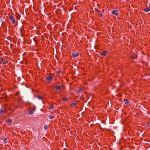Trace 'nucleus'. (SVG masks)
I'll list each match as a JSON object with an SVG mask.
<instances>
[{"mask_svg":"<svg viewBox=\"0 0 150 150\" xmlns=\"http://www.w3.org/2000/svg\"><path fill=\"white\" fill-rule=\"evenodd\" d=\"M35 111V109H33L31 110L29 112V113L30 115H32Z\"/></svg>","mask_w":150,"mask_h":150,"instance_id":"nucleus-8","label":"nucleus"},{"mask_svg":"<svg viewBox=\"0 0 150 150\" xmlns=\"http://www.w3.org/2000/svg\"><path fill=\"white\" fill-rule=\"evenodd\" d=\"M112 13L113 15L117 16L118 14V11L117 10H114L112 11Z\"/></svg>","mask_w":150,"mask_h":150,"instance_id":"nucleus-1","label":"nucleus"},{"mask_svg":"<svg viewBox=\"0 0 150 150\" xmlns=\"http://www.w3.org/2000/svg\"><path fill=\"white\" fill-rule=\"evenodd\" d=\"M106 52L105 51H104L101 54L103 56H105L106 55Z\"/></svg>","mask_w":150,"mask_h":150,"instance_id":"nucleus-10","label":"nucleus"},{"mask_svg":"<svg viewBox=\"0 0 150 150\" xmlns=\"http://www.w3.org/2000/svg\"><path fill=\"white\" fill-rule=\"evenodd\" d=\"M8 62L7 61H5V62H3V64H6L7 63H8Z\"/></svg>","mask_w":150,"mask_h":150,"instance_id":"nucleus-19","label":"nucleus"},{"mask_svg":"<svg viewBox=\"0 0 150 150\" xmlns=\"http://www.w3.org/2000/svg\"><path fill=\"white\" fill-rule=\"evenodd\" d=\"M44 127L45 130H46L48 129V127L47 126H46L45 125H44Z\"/></svg>","mask_w":150,"mask_h":150,"instance_id":"nucleus-14","label":"nucleus"},{"mask_svg":"<svg viewBox=\"0 0 150 150\" xmlns=\"http://www.w3.org/2000/svg\"><path fill=\"white\" fill-rule=\"evenodd\" d=\"M72 54L73 57L74 58H75V57L78 56L79 55V54L77 52V53H76V54H75L74 53H73Z\"/></svg>","mask_w":150,"mask_h":150,"instance_id":"nucleus-4","label":"nucleus"},{"mask_svg":"<svg viewBox=\"0 0 150 150\" xmlns=\"http://www.w3.org/2000/svg\"><path fill=\"white\" fill-rule=\"evenodd\" d=\"M62 86H56L55 88L57 90H60Z\"/></svg>","mask_w":150,"mask_h":150,"instance_id":"nucleus-6","label":"nucleus"},{"mask_svg":"<svg viewBox=\"0 0 150 150\" xmlns=\"http://www.w3.org/2000/svg\"><path fill=\"white\" fill-rule=\"evenodd\" d=\"M54 108V106H52V107H50L49 108H50V109H51V108Z\"/></svg>","mask_w":150,"mask_h":150,"instance_id":"nucleus-22","label":"nucleus"},{"mask_svg":"<svg viewBox=\"0 0 150 150\" xmlns=\"http://www.w3.org/2000/svg\"><path fill=\"white\" fill-rule=\"evenodd\" d=\"M49 117L50 118V119H51L53 118L54 117L53 116H49Z\"/></svg>","mask_w":150,"mask_h":150,"instance_id":"nucleus-21","label":"nucleus"},{"mask_svg":"<svg viewBox=\"0 0 150 150\" xmlns=\"http://www.w3.org/2000/svg\"><path fill=\"white\" fill-rule=\"evenodd\" d=\"M6 140H7V138H5L4 139V142H5V143H6Z\"/></svg>","mask_w":150,"mask_h":150,"instance_id":"nucleus-18","label":"nucleus"},{"mask_svg":"<svg viewBox=\"0 0 150 150\" xmlns=\"http://www.w3.org/2000/svg\"><path fill=\"white\" fill-rule=\"evenodd\" d=\"M76 103H73L71 104V106L72 107L75 106L76 105Z\"/></svg>","mask_w":150,"mask_h":150,"instance_id":"nucleus-15","label":"nucleus"},{"mask_svg":"<svg viewBox=\"0 0 150 150\" xmlns=\"http://www.w3.org/2000/svg\"><path fill=\"white\" fill-rule=\"evenodd\" d=\"M6 112V111L5 110H3L2 109L0 110V114H1Z\"/></svg>","mask_w":150,"mask_h":150,"instance_id":"nucleus-11","label":"nucleus"},{"mask_svg":"<svg viewBox=\"0 0 150 150\" xmlns=\"http://www.w3.org/2000/svg\"><path fill=\"white\" fill-rule=\"evenodd\" d=\"M62 100L63 101H67L68 100V99L65 97H64L62 98Z\"/></svg>","mask_w":150,"mask_h":150,"instance_id":"nucleus-13","label":"nucleus"},{"mask_svg":"<svg viewBox=\"0 0 150 150\" xmlns=\"http://www.w3.org/2000/svg\"><path fill=\"white\" fill-rule=\"evenodd\" d=\"M143 11H146V12H148L150 11V8H149L147 7L146 8L144 9Z\"/></svg>","mask_w":150,"mask_h":150,"instance_id":"nucleus-7","label":"nucleus"},{"mask_svg":"<svg viewBox=\"0 0 150 150\" xmlns=\"http://www.w3.org/2000/svg\"><path fill=\"white\" fill-rule=\"evenodd\" d=\"M123 102L125 104L127 105L129 104L130 103L129 101L127 99L124 100Z\"/></svg>","mask_w":150,"mask_h":150,"instance_id":"nucleus-5","label":"nucleus"},{"mask_svg":"<svg viewBox=\"0 0 150 150\" xmlns=\"http://www.w3.org/2000/svg\"><path fill=\"white\" fill-rule=\"evenodd\" d=\"M82 89L80 88L79 90L77 91L76 92L78 93H80L82 92Z\"/></svg>","mask_w":150,"mask_h":150,"instance_id":"nucleus-9","label":"nucleus"},{"mask_svg":"<svg viewBox=\"0 0 150 150\" xmlns=\"http://www.w3.org/2000/svg\"><path fill=\"white\" fill-rule=\"evenodd\" d=\"M134 58H135L136 57H133Z\"/></svg>","mask_w":150,"mask_h":150,"instance_id":"nucleus-25","label":"nucleus"},{"mask_svg":"<svg viewBox=\"0 0 150 150\" xmlns=\"http://www.w3.org/2000/svg\"><path fill=\"white\" fill-rule=\"evenodd\" d=\"M149 123H147L146 124V126L148 127H149Z\"/></svg>","mask_w":150,"mask_h":150,"instance_id":"nucleus-20","label":"nucleus"},{"mask_svg":"<svg viewBox=\"0 0 150 150\" xmlns=\"http://www.w3.org/2000/svg\"><path fill=\"white\" fill-rule=\"evenodd\" d=\"M12 121V120L11 119H8L7 120V122H11Z\"/></svg>","mask_w":150,"mask_h":150,"instance_id":"nucleus-17","label":"nucleus"},{"mask_svg":"<svg viewBox=\"0 0 150 150\" xmlns=\"http://www.w3.org/2000/svg\"><path fill=\"white\" fill-rule=\"evenodd\" d=\"M10 19L13 22V23L14 24L15 22V20L14 19V17L11 15H10L9 16Z\"/></svg>","mask_w":150,"mask_h":150,"instance_id":"nucleus-2","label":"nucleus"},{"mask_svg":"<svg viewBox=\"0 0 150 150\" xmlns=\"http://www.w3.org/2000/svg\"><path fill=\"white\" fill-rule=\"evenodd\" d=\"M37 97L39 99L42 100L43 99V97L41 96H37Z\"/></svg>","mask_w":150,"mask_h":150,"instance_id":"nucleus-12","label":"nucleus"},{"mask_svg":"<svg viewBox=\"0 0 150 150\" xmlns=\"http://www.w3.org/2000/svg\"><path fill=\"white\" fill-rule=\"evenodd\" d=\"M46 79L49 81H51L52 79V77L49 76H47V77H46Z\"/></svg>","mask_w":150,"mask_h":150,"instance_id":"nucleus-3","label":"nucleus"},{"mask_svg":"<svg viewBox=\"0 0 150 150\" xmlns=\"http://www.w3.org/2000/svg\"><path fill=\"white\" fill-rule=\"evenodd\" d=\"M98 14L100 16V17H102V14L100 12H99L98 13Z\"/></svg>","mask_w":150,"mask_h":150,"instance_id":"nucleus-16","label":"nucleus"},{"mask_svg":"<svg viewBox=\"0 0 150 150\" xmlns=\"http://www.w3.org/2000/svg\"><path fill=\"white\" fill-rule=\"evenodd\" d=\"M60 72H61L60 71H57V73L58 74V73H59Z\"/></svg>","mask_w":150,"mask_h":150,"instance_id":"nucleus-23","label":"nucleus"},{"mask_svg":"<svg viewBox=\"0 0 150 150\" xmlns=\"http://www.w3.org/2000/svg\"><path fill=\"white\" fill-rule=\"evenodd\" d=\"M1 60H2V61H4V59H3V58H1Z\"/></svg>","mask_w":150,"mask_h":150,"instance_id":"nucleus-24","label":"nucleus"}]
</instances>
